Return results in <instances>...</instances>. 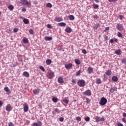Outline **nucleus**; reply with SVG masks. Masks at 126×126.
<instances>
[{
    "label": "nucleus",
    "instance_id": "1",
    "mask_svg": "<svg viewBox=\"0 0 126 126\" xmlns=\"http://www.w3.org/2000/svg\"><path fill=\"white\" fill-rule=\"evenodd\" d=\"M77 84L79 87H84L86 85V82L84 80H78Z\"/></svg>",
    "mask_w": 126,
    "mask_h": 126
},
{
    "label": "nucleus",
    "instance_id": "2",
    "mask_svg": "<svg viewBox=\"0 0 126 126\" xmlns=\"http://www.w3.org/2000/svg\"><path fill=\"white\" fill-rule=\"evenodd\" d=\"M107 102H108V100L105 97H103L101 98L99 104L101 106H105L107 104Z\"/></svg>",
    "mask_w": 126,
    "mask_h": 126
},
{
    "label": "nucleus",
    "instance_id": "3",
    "mask_svg": "<svg viewBox=\"0 0 126 126\" xmlns=\"http://www.w3.org/2000/svg\"><path fill=\"white\" fill-rule=\"evenodd\" d=\"M20 2L22 4L27 5V6H31V3L27 0H20Z\"/></svg>",
    "mask_w": 126,
    "mask_h": 126
},
{
    "label": "nucleus",
    "instance_id": "4",
    "mask_svg": "<svg viewBox=\"0 0 126 126\" xmlns=\"http://www.w3.org/2000/svg\"><path fill=\"white\" fill-rule=\"evenodd\" d=\"M96 123H99L100 122H104L105 121V117L102 116L101 118L99 116H96L95 118Z\"/></svg>",
    "mask_w": 126,
    "mask_h": 126
},
{
    "label": "nucleus",
    "instance_id": "5",
    "mask_svg": "<svg viewBox=\"0 0 126 126\" xmlns=\"http://www.w3.org/2000/svg\"><path fill=\"white\" fill-rule=\"evenodd\" d=\"M116 29L118 31H123L124 29V26L123 24H118L116 26Z\"/></svg>",
    "mask_w": 126,
    "mask_h": 126
},
{
    "label": "nucleus",
    "instance_id": "6",
    "mask_svg": "<svg viewBox=\"0 0 126 126\" xmlns=\"http://www.w3.org/2000/svg\"><path fill=\"white\" fill-rule=\"evenodd\" d=\"M54 76H55V73H54V72H50L47 74V77L49 78V79L54 78Z\"/></svg>",
    "mask_w": 126,
    "mask_h": 126
},
{
    "label": "nucleus",
    "instance_id": "7",
    "mask_svg": "<svg viewBox=\"0 0 126 126\" xmlns=\"http://www.w3.org/2000/svg\"><path fill=\"white\" fill-rule=\"evenodd\" d=\"M12 109H13V107L10 104H8L6 106L5 110L7 112H10V111L12 110Z\"/></svg>",
    "mask_w": 126,
    "mask_h": 126
},
{
    "label": "nucleus",
    "instance_id": "8",
    "mask_svg": "<svg viewBox=\"0 0 126 126\" xmlns=\"http://www.w3.org/2000/svg\"><path fill=\"white\" fill-rule=\"evenodd\" d=\"M83 95H85V96H91V91L90 90H87L83 92Z\"/></svg>",
    "mask_w": 126,
    "mask_h": 126
},
{
    "label": "nucleus",
    "instance_id": "9",
    "mask_svg": "<svg viewBox=\"0 0 126 126\" xmlns=\"http://www.w3.org/2000/svg\"><path fill=\"white\" fill-rule=\"evenodd\" d=\"M54 20L56 22H61V21H63V18L62 17H56L54 19Z\"/></svg>",
    "mask_w": 126,
    "mask_h": 126
},
{
    "label": "nucleus",
    "instance_id": "10",
    "mask_svg": "<svg viewBox=\"0 0 126 126\" xmlns=\"http://www.w3.org/2000/svg\"><path fill=\"white\" fill-rule=\"evenodd\" d=\"M87 71L88 73L91 74V73H93V71H94V70L92 67L90 66L88 67Z\"/></svg>",
    "mask_w": 126,
    "mask_h": 126
},
{
    "label": "nucleus",
    "instance_id": "11",
    "mask_svg": "<svg viewBox=\"0 0 126 126\" xmlns=\"http://www.w3.org/2000/svg\"><path fill=\"white\" fill-rule=\"evenodd\" d=\"M32 126H42V122L40 121H37V123H34V124H32Z\"/></svg>",
    "mask_w": 126,
    "mask_h": 126
},
{
    "label": "nucleus",
    "instance_id": "12",
    "mask_svg": "<svg viewBox=\"0 0 126 126\" xmlns=\"http://www.w3.org/2000/svg\"><path fill=\"white\" fill-rule=\"evenodd\" d=\"M29 110V106H28L27 104L25 105L24 106V112H25V113H26L28 112Z\"/></svg>",
    "mask_w": 126,
    "mask_h": 126
},
{
    "label": "nucleus",
    "instance_id": "13",
    "mask_svg": "<svg viewBox=\"0 0 126 126\" xmlns=\"http://www.w3.org/2000/svg\"><path fill=\"white\" fill-rule=\"evenodd\" d=\"M65 31L66 32V33H71L72 32V30L70 27H67L65 29Z\"/></svg>",
    "mask_w": 126,
    "mask_h": 126
},
{
    "label": "nucleus",
    "instance_id": "14",
    "mask_svg": "<svg viewBox=\"0 0 126 126\" xmlns=\"http://www.w3.org/2000/svg\"><path fill=\"white\" fill-rule=\"evenodd\" d=\"M72 67V63H68L65 65V67L67 69H68V68H70V67Z\"/></svg>",
    "mask_w": 126,
    "mask_h": 126
},
{
    "label": "nucleus",
    "instance_id": "15",
    "mask_svg": "<svg viewBox=\"0 0 126 126\" xmlns=\"http://www.w3.org/2000/svg\"><path fill=\"white\" fill-rule=\"evenodd\" d=\"M59 83H63V79L62 77H59L58 79Z\"/></svg>",
    "mask_w": 126,
    "mask_h": 126
},
{
    "label": "nucleus",
    "instance_id": "16",
    "mask_svg": "<svg viewBox=\"0 0 126 126\" xmlns=\"http://www.w3.org/2000/svg\"><path fill=\"white\" fill-rule=\"evenodd\" d=\"M23 75L25 77H29V73L27 71H24L23 73Z\"/></svg>",
    "mask_w": 126,
    "mask_h": 126
},
{
    "label": "nucleus",
    "instance_id": "17",
    "mask_svg": "<svg viewBox=\"0 0 126 126\" xmlns=\"http://www.w3.org/2000/svg\"><path fill=\"white\" fill-rule=\"evenodd\" d=\"M96 81H95V83L96 84H101V83H102V81H101V79L100 78H97L96 79Z\"/></svg>",
    "mask_w": 126,
    "mask_h": 126
},
{
    "label": "nucleus",
    "instance_id": "18",
    "mask_svg": "<svg viewBox=\"0 0 126 126\" xmlns=\"http://www.w3.org/2000/svg\"><path fill=\"white\" fill-rule=\"evenodd\" d=\"M44 39L46 41H51V40H53V37L51 36H46L44 37Z\"/></svg>",
    "mask_w": 126,
    "mask_h": 126
},
{
    "label": "nucleus",
    "instance_id": "19",
    "mask_svg": "<svg viewBox=\"0 0 126 126\" xmlns=\"http://www.w3.org/2000/svg\"><path fill=\"white\" fill-rule=\"evenodd\" d=\"M118 77L116 76H114L112 77V80L113 81H114V82H117V81H118Z\"/></svg>",
    "mask_w": 126,
    "mask_h": 126
},
{
    "label": "nucleus",
    "instance_id": "20",
    "mask_svg": "<svg viewBox=\"0 0 126 126\" xmlns=\"http://www.w3.org/2000/svg\"><path fill=\"white\" fill-rule=\"evenodd\" d=\"M33 93L34 95H38L39 94V91L38 89H35L33 90Z\"/></svg>",
    "mask_w": 126,
    "mask_h": 126
},
{
    "label": "nucleus",
    "instance_id": "21",
    "mask_svg": "<svg viewBox=\"0 0 126 126\" xmlns=\"http://www.w3.org/2000/svg\"><path fill=\"white\" fill-rule=\"evenodd\" d=\"M58 25H59V26H60L61 27H63V26H65V25H66V24H65V23L61 22L58 23Z\"/></svg>",
    "mask_w": 126,
    "mask_h": 126
},
{
    "label": "nucleus",
    "instance_id": "22",
    "mask_svg": "<svg viewBox=\"0 0 126 126\" xmlns=\"http://www.w3.org/2000/svg\"><path fill=\"white\" fill-rule=\"evenodd\" d=\"M75 63L76 64H80L81 63V62L79 59H75Z\"/></svg>",
    "mask_w": 126,
    "mask_h": 126
},
{
    "label": "nucleus",
    "instance_id": "23",
    "mask_svg": "<svg viewBox=\"0 0 126 126\" xmlns=\"http://www.w3.org/2000/svg\"><path fill=\"white\" fill-rule=\"evenodd\" d=\"M106 74L108 76L112 75V71L111 70H108L106 72Z\"/></svg>",
    "mask_w": 126,
    "mask_h": 126
},
{
    "label": "nucleus",
    "instance_id": "24",
    "mask_svg": "<svg viewBox=\"0 0 126 126\" xmlns=\"http://www.w3.org/2000/svg\"><path fill=\"white\" fill-rule=\"evenodd\" d=\"M93 8L94 9H97V8H99V5L96 3H94L93 5Z\"/></svg>",
    "mask_w": 126,
    "mask_h": 126
},
{
    "label": "nucleus",
    "instance_id": "25",
    "mask_svg": "<svg viewBox=\"0 0 126 126\" xmlns=\"http://www.w3.org/2000/svg\"><path fill=\"white\" fill-rule=\"evenodd\" d=\"M68 17L70 20H74L75 17L73 15H70L68 16Z\"/></svg>",
    "mask_w": 126,
    "mask_h": 126
},
{
    "label": "nucleus",
    "instance_id": "26",
    "mask_svg": "<svg viewBox=\"0 0 126 126\" xmlns=\"http://www.w3.org/2000/svg\"><path fill=\"white\" fill-rule=\"evenodd\" d=\"M46 64L50 65V64H51V63H52V61L50 59H47L46 61Z\"/></svg>",
    "mask_w": 126,
    "mask_h": 126
},
{
    "label": "nucleus",
    "instance_id": "27",
    "mask_svg": "<svg viewBox=\"0 0 126 126\" xmlns=\"http://www.w3.org/2000/svg\"><path fill=\"white\" fill-rule=\"evenodd\" d=\"M23 22L25 24H29V20L27 19H24Z\"/></svg>",
    "mask_w": 126,
    "mask_h": 126
},
{
    "label": "nucleus",
    "instance_id": "28",
    "mask_svg": "<svg viewBox=\"0 0 126 126\" xmlns=\"http://www.w3.org/2000/svg\"><path fill=\"white\" fill-rule=\"evenodd\" d=\"M63 101L64 102L65 104H68L69 100L68 98L65 97L64 99H63Z\"/></svg>",
    "mask_w": 126,
    "mask_h": 126
},
{
    "label": "nucleus",
    "instance_id": "29",
    "mask_svg": "<svg viewBox=\"0 0 126 126\" xmlns=\"http://www.w3.org/2000/svg\"><path fill=\"white\" fill-rule=\"evenodd\" d=\"M115 53L116 54V55H121V50L118 49V50L115 51Z\"/></svg>",
    "mask_w": 126,
    "mask_h": 126
},
{
    "label": "nucleus",
    "instance_id": "30",
    "mask_svg": "<svg viewBox=\"0 0 126 126\" xmlns=\"http://www.w3.org/2000/svg\"><path fill=\"white\" fill-rule=\"evenodd\" d=\"M8 8L9 9V10H13L14 7L12 5H10L8 6Z\"/></svg>",
    "mask_w": 126,
    "mask_h": 126
},
{
    "label": "nucleus",
    "instance_id": "31",
    "mask_svg": "<svg viewBox=\"0 0 126 126\" xmlns=\"http://www.w3.org/2000/svg\"><path fill=\"white\" fill-rule=\"evenodd\" d=\"M116 89L115 88H111L109 91L110 92H111V93H114V92H115V91H116Z\"/></svg>",
    "mask_w": 126,
    "mask_h": 126
},
{
    "label": "nucleus",
    "instance_id": "32",
    "mask_svg": "<svg viewBox=\"0 0 126 126\" xmlns=\"http://www.w3.org/2000/svg\"><path fill=\"white\" fill-rule=\"evenodd\" d=\"M29 41H28V39L27 38H24L23 39V42L24 44H27V43H28Z\"/></svg>",
    "mask_w": 126,
    "mask_h": 126
},
{
    "label": "nucleus",
    "instance_id": "33",
    "mask_svg": "<svg viewBox=\"0 0 126 126\" xmlns=\"http://www.w3.org/2000/svg\"><path fill=\"white\" fill-rule=\"evenodd\" d=\"M52 101L54 103H57L58 102V98L57 97H53L52 98Z\"/></svg>",
    "mask_w": 126,
    "mask_h": 126
},
{
    "label": "nucleus",
    "instance_id": "34",
    "mask_svg": "<svg viewBox=\"0 0 126 126\" xmlns=\"http://www.w3.org/2000/svg\"><path fill=\"white\" fill-rule=\"evenodd\" d=\"M53 5H52V4L51 3H48L46 4V7H49L50 8H51V7H52Z\"/></svg>",
    "mask_w": 126,
    "mask_h": 126
},
{
    "label": "nucleus",
    "instance_id": "35",
    "mask_svg": "<svg viewBox=\"0 0 126 126\" xmlns=\"http://www.w3.org/2000/svg\"><path fill=\"white\" fill-rule=\"evenodd\" d=\"M117 36L118 37H119V38H123V34H121V32H118L117 33Z\"/></svg>",
    "mask_w": 126,
    "mask_h": 126
},
{
    "label": "nucleus",
    "instance_id": "36",
    "mask_svg": "<svg viewBox=\"0 0 126 126\" xmlns=\"http://www.w3.org/2000/svg\"><path fill=\"white\" fill-rule=\"evenodd\" d=\"M81 73V70H79L76 73V76H78L80 75V73Z\"/></svg>",
    "mask_w": 126,
    "mask_h": 126
},
{
    "label": "nucleus",
    "instance_id": "37",
    "mask_svg": "<svg viewBox=\"0 0 126 126\" xmlns=\"http://www.w3.org/2000/svg\"><path fill=\"white\" fill-rule=\"evenodd\" d=\"M104 41H108L109 39L108 38V36H107L106 34H104L103 35Z\"/></svg>",
    "mask_w": 126,
    "mask_h": 126
},
{
    "label": "nucleus",
    "instance_id": "38",
    "mask_svg": "<svg viewBox=\"0 0 126 126\" xmlns=\"http://www.w3.org/2000/svg\"><path fill=\"white\" fill-rule=\"evenodd\" d=\"M39 69H41L43 72L45 71V68H44V67L43 66H40Z\"/></svg>",
    "mask_w": 126,
    "mask_h": 126
},
{
    "label": "nucleus",
    "instance_id": "39",
    "mask_svg": "<svg viewBox=\"0 0 126 126\" xmlns=\"http://www.w3.org/2000/svg\"><path fill=\"white\" fill-rule=\"evenodd\" d=\"M29 33L32 35H34V31L32 29H30L29 30Z\"/></svg>",
    "mask_w": 126,
    "mask_h": 126
},
{
    "label": "nucleus",
    "instance_id": "40",
    "mask_svg": "<svg viewBox=\"0 0 126 126\" xmlns=\"http://www.w3.org/2000/svg\"><path fill=\"white\" fill-rule=\"evenodd\" d=\"M93 18H94V19H99V16L97 15H94L93 16Z\"/></svg>",
    "mask_w": 126,
    "mask_h": 126
},
{
    "label": "nucleus",
    "instance_id": "41",
    "mask_svg": "<svg viewBox=\"0 0 126 126\" xmlns=\"http://www.w3.org/2000/svg\"><path fill=\"white\" fill-rule=\"evenodd\" d=\"M4 90L5 92H8V91H9V89H8V87H6L4 88Z\"/></svg>",
    "mask_w": 126,
    "mask_h": 126
},
{
    "label": "nucleus",
    "instance_id": "42",
    "mask_svg": "<svg viewBox=\"0 0 126 126\" xmlns=\"http://www.w3.org/2000/svg\"><path fill=\"white\" fill-rule=\"evenodd\" d=\"M85 120L86 122H89V121H90V118L89 117H87L85 118Z\"/></svg>",
    "mask_w": 126,
    "mask_h": 126
},
{
    "label": "nucleus",
    "instance_id": "43",
    "mask_svg": "<svg viewBox=\"0 0 126 126\" xmlns=\"http://www.w3.org/2000/svg\"><path fill=\"white\" fill-rule=\"evenodd\" d=\"M82 52L84 55H86V54H87V52H86V50L85 49L82 50Z\"/></svg>",
    "mask_w": 126,
    "mask_h": 126
},
{
    "label": "nucleus",
    "instance_id": "44",
    "mask_svg": "<svg viewBox=\"0 0 126 126\" xmlns=\"http://www.w3.org/2000/svg\"><path fill=\"white\" fill-rule=\"evenodd\" d=\"M90 102H91L90 99H89V98H86L87 104H89V103H90Z\"/></svg>",
    "mask_w": 126,
    "mask_h": 126
},
{
    "label": "nucleus",
    "instance_id": "45",
    "mask_svg": "<svg viewBox=\"0 0 126 126\" xmlns=\"http://www.w3.org/2000/svg\"><path fill=\"white\" fill-rule=\"evenodd\" d=\"M121 62L123 63H126V59H123L121 60Z\"/></svg>",
    "mask_w": 126,
    "mask_h": 126
},
{
    "label": "nucleus",
    "instance_id": "46",
    "mask_svg": "<svg viewBox=\"0 0 126 126\" xmlns=\"http://www.w3.org/2000/svg\"><path fill=\"white\" fill-rule=\"evenodd\" d=\"M71 81H72V83H74L75 84V83H76V79H72Z\"/></svg>",
    "mask_w": 126,
    "mask_h": 126
},
{
    "label": "nucleus",
    "instance_id": "47",
    "mask_svg": "<svg viewBox=\"0 0 126 126\" xmlns=\"http://www.w3.org/2000/svg\"><path fill=\"white\" fill-rule=\"evenodd\" d=\"M76 120L78 121L79 122H80V121H81V117H76Z\"/></svg>",
    "mask_w": 126,
    "mask_h": 126
},
{
    "label": "nucleus",
    "instance_id": "48",
    "mask_svg": "<svg viewBox=\"0 0 126 126\" xmlns=\"http://www.w3.org/2000/svg\"><path fill=\"white\" fill-rule=\"evenodd\" d=\"M55 111L56 113H58V114H60V110L58 108H55Z\"/></svg>",
    "mask_w": 126,
    "mask_h": 126
},
{
    "label": "nucleus",
    "instance_id": "49",
    "mask_svg": "<svg viewBox=\"0 0 126 126\" xmlns=\"http://www.w3.org/2000/svg\"><path fill=\"white\" fill-rule=\"evenodd\" d=\"M47 28H49V29H51L52 28V25L51 24H47Z\"/></svg>",
    "mask_w": 126,
    "mask_h": 126
},
{
    "label": "nucleus",
    "instance_id": "50",
    "mask_svg": "<svg viewBox=\"0 0 126 126\" xmlns=\"http://www.w3.org/2000/svg\"><path fill=\"white\" fill-rule=\"evenodd\" d=\"M13 32H14L15 33H17V32H18V29H17V28H15V29H14Z\"/></svg>",
    "mask_w": 126,
    "mask_h": 126
},
{
    "label": "nucleus",
    "instance_id": "51",
    "mask_svg": "<svg viewBox=\"0 0 126 126\" xmlns=\"http://www.w3.org/2000/svg\"><path fill=\"white\" fill-rule=\"evenodd\" d=\"M109 2H115V1H118V0H108Z\"/></svg>",
    "mask_w": 126,
    "mask_h": 126
},
{
    "label": "nucleus",
    "instance_id": "52",
    "mask_svg": "<svg viewBox=\"0 0 126 126\" xmlns=\"http://www.w3.org/2000/svg\"><path fill=\"white\" fill-rule=\"evenodd\" d=\"M117 126H124V125L122 123H117Z\"/></svg>",
    "mask_w": 126,
    "mask_h": 126
},
{
    "label": "nucleus",
    "instance_id": "53",
    "mask_svg": "<svg viewBox=\"0 0 126 126\" xmlns=\"http://www.w3.org/2000/svg\"><path fill=\"white\" fill-rule=\"evenodd\" d=\"M64 120V119L63 117H60L59 118L60 122H63Z\"/></svg>",
    "mask_w": 126,
    "mask_h": 126
},
{
    "label": "nucleus",
    "instance_id": "54",
    "mask_svg": "<svg viewBox=\"0 0 126 126\" xmlns=\"http://www.w3.org/2000/svg\"><path fill=\"white\" fill-rule=\"evenodd\" d=\"M109 42H110L111 44H113L114 43V39L112 38V39H110L109 41Z\"/></svg>",
    "mask_w": 126,
    "mask_h": 126
},
{
    "label": "nucleus",
    "instance_id": "55",
    "mask_svg": "<svg viewBox=\"0 0 126 126\" xmlns=\"http://www.w3.org/2000/svg\"><path fill=\"white\" fill-rule=\"evenodd\" d=\"M109 30H110V28L107 27L105 29L104 31H109Z\"/></svg>",
    "mask_w": 126,
    "mask_h": 126
},
{
    "label": "nucleus",
    "instance_id": "56",
    "mask_svg": "<svg viewBox=\"0 0 126 126\" xmlns=\"http://www.w3.org/2000/svg\"><path fill=\"white\" fill-rule=\"evenodd\" d=\"M8 126H14L12 123L10 122L8 123Z\"/></svg>",
    "mask_w": 126,
    "mask_h": 126
},
{
    "label": "nucleus",
    "instance_id": "57",
    "mask_svg": "<svg viewBox=\"0 0 126 126\" xmlns=\"http://www.w3.org/2000/svg\"><path fill=\"white\" fill-rule=\"evenodd\" d=\"M123 15H119V19H120V20H123Z\"/></svg>",
    "mask_w": 126,
    "mask_h": 126
},
{
    "label": "nucleus",
    "instance_id": "58",
    "mask_svg": "<svg viewBox=\"0 0 126 126\" xmlns=\"http://www.w3.org/2000/svg\"><path fill=\"white\" fill-rule=\"evenodd\" d=\"M2 104H3L2 103V101L1 100H0V107H2Z\"/></svg>",
    "mask_w": 126,
    "mask_h": 126
},
{
    "label": "nucleus",
    "instance_id": "59",
    "mask_svg": "<svg viewBox=\"0 0 126 126\" xmlns=\"http://www.w3.org/2000/svg\"><path fill=\"white\" fill-rule=\"evenodd\" d=\"M22 11H24V12L26 11V8H23L22 9Z\"/></svg>",
    "mask_w": 126,
    "mask_h": 126
},
{
    "label": "nucleus",
    "instance_id": "60",
    "mask_svg": "<svg viewBox=\"0 0 126 126\" xmlns=\"http://www.w3.org/2000/svg\"><path fill=\"white\" fill-rule=\"evenodd\" d=\"M123 116L124 118L126 117V113H123Z\"/></svg>",
    "mask_w": 126,
    "mask_h": 126
},
{
    "label": "nucleus",
    "instance_id": "61",
    "mask_svg": "<svg viewBox=\"0 0 126 126\" xmlns=\"http://www.w3.org/2000/svg\"><path fill=\"white\" fill-rule=\"evenodd\" d=\"M122 121H123V122H124V123H125V124H126V119L123 118V119H122Z\"/></svg>",
    "mask_w": 126,
    "mask_h": 126
},
{
    "label": "nucleus",
    "instance_id": "62",
    "mask_svg": "<svg viewBox=\"0 0 126 126\" xmlns=\"http://www.w3.org/2000/svg\"><path fill=\"white\" fill-rule=\"evenodd\" d=\"M114 42H115V43H117V42H118V39L117 38H115L114 39H113Z\"/></svg>",
    "mask_w": 126,
    "mask_h": 126
},
{
    "label": "nucleus",
    "instance_id": "63",
    "mask_svg": "<svg viewBox=\"0 0 126 126\" xmlns=\"http://www.w3.org/2000/svg\"><path fill=\"white\" fill-rule=\"evenodd\" d=\"M18 65V64H17V63H16V64H13V66L14 67H15V66H17V65Z\"/></svg>",
    "mask_w": 126,
    "mask_h": 126
},
{
    "label": "nucleus",
    "instance_id": "64",
    "mask_svg": "<svg viewBox=\"0 0 126 126\" xmlns=\"http://www.w3.org/2000/svg\"><path fill=\"white\" fill-rule=\"evenodd\" d=\"M95 2H96V3H98L99 2V0H94Z\"/></svg>",
    "mask_w": 126,
    "mask_h": 126
}]
</instances>
